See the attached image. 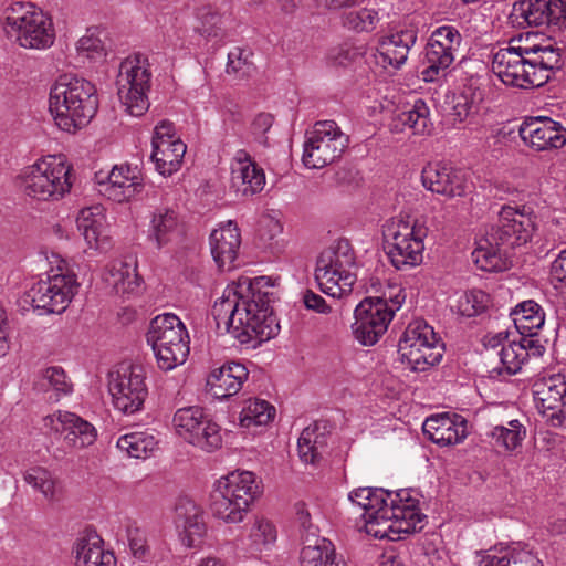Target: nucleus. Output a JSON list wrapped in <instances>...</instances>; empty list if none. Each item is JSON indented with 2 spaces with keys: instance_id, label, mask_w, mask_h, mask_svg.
<instances>
[{
  "instance_id": "nucleus-42",
  "label": "nucleus",
  "mask_w": 566,
  "mask_h": 566,
  "mask_svg": "<svg viewBox=\"0 0 566 566\" xmlns=\"http://www.w3.org/2000/svg\"><path fill=\"white\" fill-rule=\"evenodd\" d=\"M205 417L206 415L198 407L178 409L174 416L176 432L188 442L190 438L197 437L193 433L196 429H200L201 420H203Z\"/></svg>"
},
{
  "instance_id": "nucleus-20",
  "label": "nucleus",
  "mask_w": 566,
  "mask_h": 566,
  "mask_svg": "<svg viewBox=\"0 0 566 566\" xmlns=\"http://www.w3.org/2000/svg\"><path fill=\"white\" fill-rule=\"evenodd\" d=\"M523 143L536 151L559 149L566 145V128L548 117H533L518 128Z\"/></svg>"
},
{
  "instance_id": "nucleus-25",
  "label": "nucleus",
  "mask_w": 566,
  "mask_h": 566,
  "mask_svg": "<svg viewBox=\"0 0 566 566\" xmlns=\"http://www.w3.org/2000/svg\"><path fill=\"white\" fill-rule=\"evenodd\" d=\"M240 244L241 234L233 221H228L211 232V254L219 269L230 270L233 266Z\"/></svg>"
},
{
  "instance_id": "nucleus-21",
  "label": "nucleus",
  "mask_w": 566,
  "mask_h": 566,
  "mask_svg": "<svg viewBox=\"0 0 566 566\" xmlns=\"http://www.w3.org/2000/svg\"><path fill=\"white\" fill-rule=\"evenodd\" d=\"M421 180L428 190L447 197L464 196L470 187L462 170L440 164L426 166Z\"/></svg>"
},
{
  "instance_id": "nucleus-52",
  "label": "nucleus",
  "mask_w": 566,
  "mask_h": 566,
  "mask_svg": "<svg viewBox=\"0 0 566 566\" xmlns=\"http://www.w3.org/2000/svg\"><path fill=\"white\" fill-rule=\"evenodd\" d=\"M481 102V94H478L472 88L463 90L454 98L453 115L459 122H463L467 117L479 112V104Z\"/></svg>"
},
{
  "instance_id": "nucleus-26",
  "label": "nucleus",
  "mask_w": 566,
  "mask_h": 566,
  "mask_svg": "<svg viewBox=\"0 0 566 566\" xmlns=\"http://www.w3.org/2000/svg\"><path fill=\"white\" fill-rule=\"evenodd\" d=\"M175 523L180 530L181 541L188 547H196L206 532L203 512L197 503L188 497H182L176 505Z\"/></svg>"
},
{
  "instance_id": "nucleus-4",
  "label": "nucleus",
  "mask_w": 566,
  "mask_h": 566,
  "mask_svg": "<svg viewBox=\"0 0 566 566\" xmlns=\"http://www.w3.org/2000/svg\"><path fill=\"white\" fill-rule=\"evenodd\" d=\"M535 231L530 211L503 206L499 219L486 232L484 244L472 252L474 263L483 271L501 272L510 268L509 250L525 244Z\"/></svg>"
},
{
  "instance_id": "nucleus-13",
  "label": "nucleus",
  "mask_w": 566,
  "mask_h": 566,
  "mask_svg": "<svg viewBox=\"0 0 566 566\" xmlns=\"http://www.w3.org/2000/svg\"><path fill=\"white\" fill-rule=\"evenodd\" d=\"M443 350L433 328L423 321L410 323L398 343L401 361H406L415 371H424L439 364Z\"/></svg>"
},
{
  "instance_id": "nucleus-54",
  "label": "nucleus",
  "mask_w": 566,
  "mask_h": 566,
  "mask_svg": "<svg viewBox=\"0 0 566 566\" xmlns=\"http://www.w3.org/2000/svg\"><path fill=\"white\" fill-rule=\"evenodd\" d=\"M42 387L50 386L55 391L69 394L71 384L66 380V375L61 367H49L42 374Z\"/></svg>"
},
{
  "instance_id": "nucleus-1",
  "label": "nucleus",
  "mask_w": 566,
  "mask_h": 566,
  "mask_svg": "<svg viewBox=\"0 0 566 566\" xmlns=\"http://www.w3.org/2000/svg\"><path fill=\"white\" fill-rule=\"evenodd\" d=\"M271 277H239L212 306L220 334L228 333L242 345L256 348L273 338L280 325L271 307L275 295Z\"/></svg>"
},
{
  "instance_id": "nucleus-49",
  "label": "nucleus",
  "mask_w": 566,
  "mask_h": 566,
  "mask_svg": "<svg viewBox=\"0 0 566 566\" xmlns=\"http://www.w3.org/2000/svg\"><path fill=\"white\" fill-rule=\"evenodd\" d=\"M380 18L376 10L364 8L344 14L343 24L356 32H371L376 29Z\"/></svg>"
},
{
  "instance_id": "nucleus-27",
  "label": "nucleus",
  "mask_w": 566,
  "mask_h": 566,
  "mask_svg": "<svg viewBox=\"0 0 566 566\" xmlns=\"http://www.w3.org/2000/svg\"><path fill=\"white\" fill-rule=\"evenodd\" d=\"M249 371L244 365L235 361L227 363L211 371L207 379L209 392L218 399L237 395L248 379Z\"/></svg>"
},
{
  "instance_id": "nucleus-38",
  "label": "nucleus",
  "mask_w": 566,
  "mask_h": 566,
  "mask_svg": "<svg viewBox=\"0 0 566 566\" xmlns=\"http://www.w3.org/2000/svg\"><path fill=\"white\" fill-rule=\"evenodd\" d=\"M511 315L521 334L532 336L544 325L545 314L542 307L533 300L524 301L515 306Z\"/></svg>"
},
{
  "instance_id": "nucleus-3",
  "label": "nucleus",
  "mask_w": 566,
  "mask_h": 566,
  "mask_svg": "<svg viewBox=\"0 0 566 566\" xmlns=\"http://www.w3.org/2000/svg\"><path fill=\"white\" fill-rule=\"evenodd\" d=\"M415 493L406 489L389 493L378 488H358L348 497L364 510L367 533L382 538L388 532L412 533L422 528L426 515L419 512Z\"/></svg>"
},
{
  "instance_id": "nucleus-5",
  "label": "nucleus",
  "mask_w": 566,
  "mask_h": 566,
  "mask_svg": "<svg viewBox=\"0 0 566 566\" xmlns=\"http://www.w3.org/2000/svg\"><path fill=\"white\" fill-rule=\"evenodd\" d=\"M97 108L96 88L83 77L63 74L51 86L49 109L55 124L64 132L74 133L86 126Z\"/></svg>"
},
{
  "instance_id": "nucleus-18",
  "label": "nucleus",
  "mask_w": 566,
  "mask_h": 566,
  "mask_svg": "<svg viewBox=\"0 0 566 566\" xmlns=\"http://www.w3.org/2000/svg\"><path fill=\"white\" fill-rule=\"evenodd\" d=\"M354 317L352 331L355 339L363 346H373L387 331L392 311L386 300L366 297L356 306Z\"/></svg>"
},
{
  "instance_id": "nucleus-34",
  "label": "nucleus",
  "mask_w": 566,
  "mask_h": 566,
  "mask_svg": "<svg viewBox=\"0 0 566 566\" xmlns=\"http://www.w3.org/2000/svg\"><path fill=\"white\" fill-rule=\"evenodd\" d=\"M151 159L155 161L157 171L163 176H170L177 171L186 154V144L176 138L168 142H151Z\"/></svg>"
},
{
  "instance_id": "nucleus-44",
  "label": "nucleus",
  "mask_w": 566,
  "mask_h": 566,
  "mask_svg": "<svg viewBox=\"0 0 566 566\" xmlns=\"http://www.w3.org/2000/svg\"><path fill=\"white\" fill-rule=\"evenodd\" d=\"M193 434L197 437L190 438L188 443L197 446L202 450L213 451L221 446L220 427L208 416L201 420L200 429H196Z\"/></svg>"
},
{
  "instance_id": "nucleus-63",
  "label": "nucleus",
  "mask_w": 566,
  "mask_h": 566,
  "mask_svg": "<svg viewBox=\"0 0 566 566\" xmlns=\"http://www.w3.org/2000/svg\"><path fill=\"white\" fill-rule=\"evenodd\" d=\"M296 515L297 522L300 523L303 541L304 536L307 535L310 532H313L314 530L316 532L318 531L317 527H315L311 523L310 512L305 509V505L303 503L296 505Z\"/></svg>"
},
{
  "instance_id": "nucleus-56",
  "label": "nucleus",
  "mask_w": 566,
  "mask_h": 566,
  "mask_svg": "<svg viewBox=\"0 0 566 566\" xmlns=\"http://www.w3.org/2000/svg\"><path fill=\"white\" fill-rule=\"evenodd\" d=\"M199 18L201 20V32L207 36H218L221 17L213 11L211 8H202L199 11Z\"/></svg>"
},
{
  "instance_id": "nucleus-41",
  "label": "nucleus",
  "mask_w": 566,
  "mask_h": 566,
  "mask_svg": "<svg viewBox=\"0 0 566 566\" xmlns=\"http://www.w3.org/2000/svg\"><path fill=\"white\" fill-rule=\"evenodd\" d=\"M275 408L265 400L253 399L247 402L240 417L241 426L250 428L252 426H264L273 420Z\"/></svg>"
},
{
  "instance_id": "nucleus-51",
  "label": "nucleus",
  "mask_w": 566,
  "mask_h": 566,
  "mask_svg": "<svg viewBox=\"0 0 566 566\" xmlns=\"http://www.w3.org/2000/svg\"><path fill=\"white\" fill-rule=\"evenodd\" d=\"M144 189V184L140 177L136 174V168L133 172L126 174L120 181V186L114 187L106 197L116 202L128 201L138 196Z\"/></svg>"
},
{
  "instance_id": "nucleus-47",
  "label": "nucleus",
  "mask_w": 566,
  "mask_h": 566,
  "mask_svg": "<svg viewBox=\"0 0 566 566\" xmlns=\"http://www.w3.org/2000/svg\"><path fill=\"white\" fill-rule=\"evenodd\" d=\"M366 53L365 45L344 43L329 51L328 63L335 67H349L359 64Z\"/></svg>"
},
{
  "instance_id": "nucleus-8",
  "label": "nucleus",
  "mask_w": 566,
  "mask_h": 566,
  "mask_svg": "<svg viewBox=\"0 0 566 566\" xmlns=\"http://www.w3.org/2000/svg\"><path fill=\"white\" fill-rule=\"evenodd\" d=\"M158 367L168 371L186 361L189 354V335L184 323L175 314L156 316L146 334Z\"/></svg>"
},
{
  "instance_id": "nucleus-48",
  "label": "nucleus",
  "mask_w": 566,
  "mask_h": 566,
  "mask_svg": "<svg viewBox=\"0 0 566 566\" xmlns=\"http://www.w3.org/2000/svg\"><path fill=\"white\" fill-rule=\"evenodd\" d=\"M491 304L490 295L482 290L465 292L458 300V312L465 317H473L484 313Z\"/></svg>"
},
{
  "instance_id": "nucleus-45",
  "label": "nucleus",
  "mask_w": 566,
  "mask_h": 566,
  "mask_svg": "<svg viewBox=\"0 0 566 566\" xmlns=\"http://www.w3.org/2000/svg\"><path fill=\"white\" fill-rule=\"evenodd\" d=\"M193 434L197 437L190 438L188 443L197 446L202 450L213 451L221 446L220 427L208 416L201 420L200 429H196Z\"/></svg>"
},
{
  "instance_id": "nucleus-53",
  "label": "nucleus",
  "mask_w": 566,
  "mask_h": 566,
  "mask_svg": "<svg viewBox=\"0 0 566 566\" xmlns=\"http://www.w3.org/2000/svg\"><path fill=\"white\" fill-rule=\"evenodd\" d=\"M77 52L91 60H97L105 55V48L102 40L93 33H87L77 42Z\"/></svg>"
},
{
  "instance_id": "nucleus-28",
  "label": "nucleus",
  "mask_w": 566,
  "mask_h": 566,
  "mask_svg": "<svg viewBox=\"0 0 566 566\" xmlns=\"http://www.w3.org/2000/svg\"><path fill=\"white\" fill-rule=\"evenodd\" d=\"M417 41L415 29H403L384 38L377 49L376 61L382 66L400 69L408 59L410 49Z\"/></svg>"
},
{
  "instance_id": "nucleus-29",
  "label": "nucleus",
  "mask_w": 566,
  "mask_h": 566,
  "mask_svg": "<svg viewBox=\"0 0 566 566\" xmlns=\"http://www.w3.org/2000/svg\"><path fill=\"white\" fill-rule=\"evenodd\" d=\"M301 551V566H348L345 560L338 558L333 543L318 536L316 531L304 536Z\"/></svg>"
},
{
  "instance_id": "nucleus-60",
  "label": "nucleus",
  "mask_w": 566,
  "mask_h": 566,
  "mask_svg": "<svg viewBox=\"0 0 566 566\" xmlns=\"http://www.w3.org/2000/svg\"><path fill=\"white\" fill-rule=\"evenodd\" d=\"M302 298L303 304L307 310L322 314H326L331 311V307L326 304L325 300L311 290H306Z\"/></svg>"
},
{
  "instance_id": "nucleus-64",
  "label": "nucleus",
  "mask_w": 566,
  "mask_h": 566,
  "mask_svg": "<svg viewBox=\"0 0 566 566\" xmlns=\"http://www.w3.org/2000/svg\"><path fill=\"white\" fill-rule=\"evenodd\" d=\"M244 51L240 48H234L228 54L227 73H238L245 64L247 59L243 57Z\"/></svg>"
},
{
  "instance_id": "nucleus-22",
  "label": "nucleus",
  "mask_w": 566,
  "mask_h": 566,
  "mask_svg": "<svg viewBox=\"0 0 566 566\" xmlns=\"http://www.w3.org/2000/svg\"><path fill=\"white\" fill-rule=\"evenodd\" d=\"M422 430L433 443L447 447L463 441L468 434V422L458 413H437L424 420Z\"/></svg>"
},
{
  "instance_id": "nucleus-31",
  "label": "nucleus",
  "mask_w": 566,
  "mask_h": 566,
  "mask_svg": "<svg viewBox=\"0 0 566 566\" xmlns=\"http://www.w3.org/2000/svg\"><path fill=\"white\" fill-rule=\"evenodd\" d=\"M331 426L328 421L321 420L306 427L297 442L300 458L305 463L315 464L319 461L327 447V434Z\"/></svg>"
},
{
  "instance_id": "nucleus-59",
  "label": "nucleus",
  "mask_w": 566,
  "mask_h": 566,
  "mask_svg": "<svg viewBox=\"0 0 566 566\" xmlns=\"http://www.w3.org/2000/svg\"><path fill=\"white\" fill-rule=\"evenodd\" d=\"M272 125L273 116L271 114L260 113L254 117L252 122V133L260 144L266 145L268 139L264 135Z\"/></svg>"
},
{
  "instance_id": "nucleus-23",
  "label": "nucleus",
  "mask_w": 566,
  "mask_h": 566,
  "mask_svg": "<svg viewBox=\"0 0 566 566\" xmlns=\"http://www.w3.org/2000/svg\"><path fill=\"white\" fill-rule=\"evenodd\" d=\"M185 234V224L179 213L170 207L154 210L148 227V239L157 249L179 243Z\"/></svg>"
},
{
  "instance_id": "nucleus-39",
  "label": "nucleus",
  "mask_w": 566,
  "mask_h": 566,
  "mask_svg": "<svg viewBox=\"0 0 566 566\" xmlns=\"http://www.w3.org/2000/svg\"><path fill=\"white\" fill-rule=\"evenodd\" d=\"M429 124V108L422 99H417L411 107L399 112L394 119L395 129L403 130L408 127L413 134H424Z\"/></svg>"
},
{
  "instance_id": "nucleus-30",
  "label": "nucleus",
  "mask_w": 566,
  "mask_h": 566,
  "mask_svg": "<svg viewBox=\"0 0 566 566\" xmlns=\"http://www.w3.org/2000/svg\"><path fill=\"white\" fill-rule=\"evenodd\" d=\"M76 223L90 248L99 251H106L109 248V237L105 229V217L99 206L82 209Z\"/></svg>"
},
{
  "instance_id": "nucleus-33",
  "label": "nucleus",
  "mask_w": 566,
  "mask_h": 566,
  "mask_svg": "<svg viewBox=\"0 0 566 566\" xmlns=\"http://www.w3.org/2000/svg\"><path fill=\"white\" fill-rule=\"evenodd\" d=\"M478 566H543L527 544L517 542L501 547L499 554H486Z\"/></svg>"
},
{
  "instance_id": "nucleus-62",
  "label": "nucleus",
  "mask_w": 566,
  "mask_h": 566,
  "mask_svg": "<svg viewBox=\"0 0 566 566\" xmlns=\"http://www.w3.org/2000/svg\"><path fill=\"white\" fill-rule=\"evenodd\" d=\"M129 548L136 558H143L147 552L146 541L138 530H128Z\"/></svg>"
},
{
  "instance_id": "nucleus-7",
  "label": "nucleus",
  "mask_w": 566,
  "mask_h": 566,
  "mask_svg": "<svg viewBox=\"0 0 566 566\" xmlns=\"http://www.w3.org/2000/svg\"><path fill=\"white\" fill-rule=\"evenodd\" d=\"M355 260L354 250L346 239H339L323 250L315 269L321 291L337 298L350 293L356 282V274L352 272Z\"/></svg>"
},
{
  "instance_id": "nucleus-36",
  "label": "nucleus",
  "mask_w": 566,
  "mask_h": 566,
  "mask_svg": "<svg viewBox=\"0 0 566 566\" xmlns=\"http://www.w3.org/2000/svg\"><path fill=\"white\" fill-rule=\"evenodd\" d=\"M97 536L93 538H80L75 543V566H115L116 559L113 553L104 551Z\"/></svg>"
},
{
  "instance_id": "nucleus-32",
  "label": "nucleus",
  "mask_w": 566,
  "mask_h": 566,
  "mask_svg": "<svg viewBox=\"0 0 566 566\" xmlns=\"http://www.w3.org/2000/svg\"><path fill=\"white\" fill-rule=\"evenodd\" d=\"M104 281L117 294L133 293L140 285L137 263L133 258L114 261L103 274Z\"/></svg>"
},
{
  "instance_id": "nucleus-37",
  "label": "nucleus",
  "mask_w": 566,
  "mask_h": 566,
  "mask_svg": "<svg viewBox=\"0 0 566 566\" xmlns=\"http://www.w3.org/2000/svg\"><path fill=\"white\" fill-rule=\"evenodd\" d=\"M265 185V175L258 165L231 168V188L242 197H252Z\"/></svg>"
},
{
  "instance_id": "nucleus-14",
  "label": "nucleus",
  "mask_w": 566,
  "mask_h": 566,
  "mask_svg": "<svg viewBox=\"0 0 566 566\" xmlns=\"http://www.w3.org/2000/svg\"><path fill=\"white\" fill-rule=\"evenodd\" d=\"M427 228L422 224L410 223L403 220L392 221L388 226L386 238V253L397 270H406L422 262L424 250L423 239Z\"/></svg>"
},
{
  "instance_id": "nucleus-35",
  "label": "nucleus",
  "mask_w": 566,
  "mask_h": 566,
  "mask_svg": "<svg viewBox=\"0 0 566 566\" xmlns=\"http://www.w3.org/2000/svg\"><path fill=\"white\" fill-rule=\"evenodd\" d=\"M23 480L50 502H57L63 496L62 482L46 468L31 467L27 469L23 472Z\"/></svg>"
},
{
  "instance_id": "nucleus-16",
  "label": "nucleus",
  "mask_w": 566,
  "mask_h": 566,
  "mask_svg": "<svg viewBox=\"0 0 566 566\" xmlns=\"http://www.w3.org/2000/svg\"><path fill=\"white\" fill-rule=\"evenodd\" d=\"M78 283L71 273H56L33 284L22 296V306L30 305L46 313H62L77 292Z\"/></svg>"
},
{
  "instance_id": "nucleus-57",
  "label": "nucleus",
  "mask_w": 566,
  "mask_h": 566,
  "mask_svg": "<svg viewBox=\"0 0 566 566\" xmlns=\"http://www.w3.org/2000/svg\"><path fill=\"white\" fill-rule=\"evenodd\" d=\"M133 172L129 166H115L107 175V180H99V192L106 196L114 187L120 186L126 174Z\"/></svg>"
},
{
  "instance_id": "nucleus-40",
  "label": "nucleus",
  "mask_w": 566,
  "mask_h": 566,
  "mask_svg": "<svg viewBox=\"0 0 566 566\" xmlns=\"http://www.w3.org/2000/svg\"><path fill=\"white\" fill-rule=\"evenodd\" d=\"M157 443L153 434L136 431L122 436L117 441V448L132 458L145 459L156 450Z\"/></svg>"
},
{
  "instance_id": "nucleus-6",
  "label": "nucleus",
  "mask_w": 566,
  "mask_h": 566,
  "mask_svg": "<svg viewBox=\"0 0 566 566\" xmlns=\"http://www.w3.org/2000/svg\"><path fill=\"white\" fill-rule=\"evenodd\" d=\"M261 492L253 472H231L214 483L210 493V510L213 516L226 523H240Z\"/></svg>"
},
{
  "instance_id": "nucleus-9",
  "label": "nucleus",
  "mask_w": 566,
  "mask_h": 566,
  "mask_svg": "<svg viewBox=\"0 0 566 566\" xmlns=\"http://www.w3.org/2000/svg\"><path fill=\"white\" fill-rule=\"evenodd\" d=\"M6 32L28 49L42 50L54 42L51 19L30 2H14L6 10Z\"/></svg>"
},
{
  "instance_id": "nucleus-12",
  "label": "nucleus",
  "mask_w": 566,
  "mask_h": 566,
  "mask_svg": "<svg viewBox=\"0 0 566 566\" xmlns=\"http://www.w3.org/2000/svg\"><path fill=\"white\" fill-rule=\"evenodd\" d=\"M348 146L336 122L318 120L305 133L302 161L305 167L321 169L338 159Z\"/></svg>"
},
{
  "instance_id": "nucleus-10",
  "label": "nucleus",
  "mask_w": 566,
  "mask_h": 566,
  "mask_svg": "<svg viewBox=\"0 0 566 566\" xmlns=\"http://www.w3.org/2000/svg\"><path fill=\"white\" fill-rule=\"evenodd\" d=\"M149 66L148 57L142 53L129 55L119 65L117 95L125 111L132 116H142L149 108Z\"/></svg>"
},
{
  "instance_id": "nucleus-11",
  "label": "nucleus",
  "mask_w": 566,
  "mask_h": 566,
  "mask_svg": "<svg viewBox=\"0 0 566 566\" xmlns=\"http://www.w3.org/2000/svg\"><path fill=\"white\" fill-rule=\"evenodd\" d=\"M71 168L55 157L39 160L21 176L23 192L36 200H59L71 189Z\"/></svg>"
},
{
  "instance_id": "nucleus-2",
  "label": "nucleus",
  "mask_w": 566,
  "mask_h": 566,
  "mask_svg": "<svg viewBox=\"0 0 566 566\" xmlns=\"http://www.w3.org/2000/svg\"><path fill=\"white\" fill-rule=\"evenodd\" d=\"M536 34L512 38L493 54L492 72L505 85L533 88L545 85L563 66L562 50L552 43H534Z\"/></svg>"
},
{
  "instance_id": "nucleus-58",
  "label": "nucleus",
  "mask_w": 566,
  "mask_h": 566,
  "mask_svg": "<svg viewBox=\"0 0 566 566\" xmlns=\"http://www.w3.org/2000/svg\"><path fill=\"white\" fill-rule=\"evenodd\" d=\"M251 537L256 544H270L276 538V531L269 521H259L251 531Z\"/></svg>"
},
{
  "instance_id": "nucleus-15",
  "label": "nucleus",
  "mask_w": 566,
  "mask_h": 566,
  "mask_svg": "<svg viewBox=\"0 0 566 566\" xmlns=\"http://www.w3.org/2000/svg\"><path fill=\"white\" fill-rule=\"evenodd\" d=\"M142 366L120 364L108 373V390L114 407L126 415L139 411L148 395Z\"/></svg>"
},
{
  "instance_id": "nucleus-46",
  "label": "nucleus",
  "mask_w": 566,
  "mask_h": 566,
  "mask_svg": "<svg viewBox=\"0 0 566 566\" xmlns=\"http://www.w3.org/2000/svg\"><path fill=\"white\" fill-rule=\"evenodd\" d=\"M193 434L197 437L190 438L188 443L197 446L202 450L213 451L221 446L220 427L208 416L201 420L200 429H196Z\"/></svg>"
},
{
  "instance_id": "nucleus-17",
  "label": "nucleus",
  "mask_w": 566,
  "mask_h": 566,
  "mask_svg": "<svg viewBox=\"0 0 566 566\" xmlns=\"http://www.w3.org/2000/svg\"><path fill=\"white\" fill-rule=\"evenodd\" d=\"M461 40L460 32L451 25L440 27L432 32L424 49L426 66L421 71L424 82H437L447 76Z\"/></svg>"
},
{
  "instance_id": "nucleus-50",
  "label": "nucleus",
  "mask_w": 566,
  "mask_h": 566,
  "mask_svg": "<svg viewBox=\"0 0 566 566\" xmlns=\"http://www.w3.org/2000/svg\"><path fill=\"white\" fill-rule=\"evenodd\" d=\"M499 356L502 364V369H500L499 374L504 370L509 375H515L528 359V354L525 352V348L523 345L516 344V340L502 346Z\"/></svg>"
},
{
  "instance_id": "nucleus-19",
  "label": "nucleus",
  "mask_w": 566,
  "mask_h": 566,
  "mask_svg": "<svg viewBox=\"0 0 566 566\" xmlns=\"http://www.w3.org/2000/svg\"><path fill=\"white\" fill-rule=\"evenodd\" d=\"M512 15L518 24L566 28V0H523L514 4Z\"/></svg>"
},
{
  "instance_id": "nucleus-61",
  "label": "nucleus",
  "mask_w": 566,
  "mask_h": 566,
  "mask_svg": "<svg viewBox=\"0 0 566 566\" xmlns=\"http://www.w3.org/2000/svg\"><path fill=\"white\" fill-rule=\"evenodd\" d=\"M376 298L386 300L388 303L389 310L392 311V314L396 310H399L401 304L405 302L406 295L403 291L399 286H388V291L382 294V296H377Z\"/></svg>"
},
{
  "instance_id": "nucleus-55",
  "label": "nucleus",
  "mask_w": 566,
  "mask_h": 566,
  "mask_svg": "<svg viewBox=\"0 0 566 566\" xmlns=\"http://www.w3.org/2000/svg\"><path fill=\"white\" fill-rule=\"evenodd\" d=\"M546 397L541 398L543 402H558L566 396V376L556 374L546 380ZM545 394V391H543Z\"/></svg>"
},
{
  "instance_id": "nucleus-24",
  "label": "nucleus",
  "mask_w": 566,
  "mask_h": 566,
  "mask_svg": "<svg viewBox=\"0 0 566 566\" xmlns=\"http://www.w3.org/2000/svg\"><path fill=\"white\" fill-rule=\"evenodd\" d=\"M51 423L52 429L61 433L70 447H88L97 437L95 427L73 412L59 411L51 418Z\"/></svg>"
},
{
  "instance_id": "nucleus-43",
  "label": "nucleus",
  "mask_w": 566,
  "mask_h": 566,
  "mask_svg": "<svg viewBox=\"0 0 566 566\" xmlns=\"http://www.w3.org/2000/svg\"><path fill=\"white\" fill-rule=\"evenodd\" d=\"M526 431L518 420L509 422V427L496 426L492 429L490 436L494 440V446L502 447L505 450H514L525 438Z\"/></svg>"
}]
</instances>
